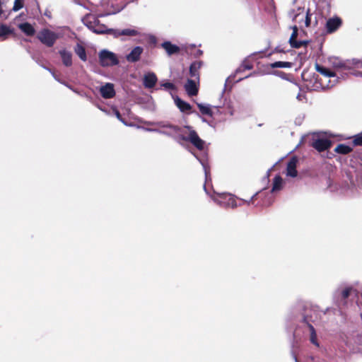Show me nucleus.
<instances>
[{"mask_svg":"<svg viewBox=\"0 0 362 362\" xmlns=\"http://www.w3.org/2000/svg\"><path fill=\"white\" fill-rule=\"evenodd\" d=\"M158 128H146L148 132H156L172 137L178 144L183 145V141H189L199 151H204L205 141L200 139L197 133L190 126L180 128L168 122H160L154 124Z\"/></svg>","mask_w":362,"mask_h":362,"instance_id":"f257e3e1","label":"nucleus"},{"mask_svg":"<svg viewBox=\"0 0 362 362\" xmlns=\"http://www.w3.org/2000/svg\"><path fill=\"white\" fill-rule=\"evenodd\" d=\"M213 201L221 207L235 208L237 203L235 197L227 193H218L211 196Z\"/></svg>","mask_w":362,"mask_h":362,"instance_id":"f03ea898","label":"nucleus"},{"mask_svg":"<svg viewBox=\"0 0 362 362\" xmlns=\"http://www.w3.org/2000/svg\"><path fill=\"white\" fill-rule=\"evenodd\" d=\"M99 63L103 67L113 66L119 64L117 55L107 49H102L98 53Z\"/></svg>","mask_w":362,"mask_h":362,"instance_id":"7ed1b4c3","label":"nucleus"},{"mask_svg":"<svg viewBox=\"0 0 362 362\" xmlns=\"http://www.w3.org/2000/svg\"><path fill=\"white\" fill-rule=\"evenodd\" d=\"M329 62L334 68L339 70H349L351 65L362 69V61L358 59H353L351 63L350 61L344 62L338 57H332L329 59Z\"/></svg>","mask_w":362,"mask_h":362,"instance_id":"20e7f679","label":"nucleus"},{"mask_svg":"<svg viewBox=\"0 0 362 362\" xmlns=\"http://www.w3.org/2000/svg\"><path fill=\"white\" fill-rule=\"evenodd\" d=\"M37 38L42 43L51 47L59 38V35L49 29H42L38 33Z\"/></svg>","mask_w":362,"mask_h":362,"instance_id":"39448f33","label":"nucleus"},{"mask_svg":"<svg viewBox=\"0 0 362 362\" xmlns=\"http://www.w3.org/2000/svg\"><path fill=\"white\" fill-rule=\"evenodd\" d=\"M289 16L298 23H300L304 20L305 27H309L310 25V16L309 14V9L305 12L304 8L298 7L296 10L293 9L289 12Z\"/></svg>","mask_w":362,"mask_h":362,"instance_id":"423d86ee","label":"nucleus"},{"mask_svg":"<svg viewBox=\"0 0 362 362\" xmlns=\"http://www.w3.org/2000/svg\"><path fill=\"white\" fill-rule=\"evenodd\" d=\"M310 145L319 152L324 151L330 148L332 143L326 138H320L318 135L313 134Z\"/></svg>","mask_w":362,"mask_h":362,"instance_id":"0eeeda50","label":"nucleus"},{"mask_svg":"<svg viewBox=\"0 0 362 362\" xmlns=\"http://www.w3.org/2000/svg\"><path fill=\"white\" fill-rule=\"evenodd\" d=\"M351 187L359 192L362 189V174L359 172H349L348 174Z\"/></svg>","mask_w":362,"mask_h":362,"instance_id":"6e6552de","label":"nucleus"},{"mask_svg":"<svg viewBox=\"0 0 362 362\" xmlns=\"http://www.w3.org/2000/svg\"><path fill=\"white\" fill-rule=\"evenodd\" d=\"M319 313L315 309L312 308H306L305 309V313L303 314V322L307 324H311L310 322H315L319 320Z\"/></svg>","mask_w":362,"mask_h":362,"instance_id":"1a4fd4ad","label":"nucleus"},{"mask_svg":"<svg viewBox=\"0 0 362 362\" xmlns=\"http://www.w3.org/2000/svg\"><path fill=\"white\" fill-rule=\"evenodd\" d=\"M100 93L103 98L110 99L115 95L114 85L111 83H106L100 88Z\"/></svg>","mask_w":362,"mask_h":362,"instance_id":"9d476101","label":"nucleus"},{"mask_svg":"<svg viewBox=\"0 0 362 362\" xmlns=\"http://www.w3.org/2000/svg\"><path fill=\"white\" fill-rule=\"evenodd\" d=\"M293 33L290 37L289 39V43L293 48H300L303 45H306L308 44V41H297L296 39L298 36V27L296 25H294L292 27Z\"/></svg>","mask_w":362,"mask_h":362,"instance_id":"9b49d317","label":"nucleus"},{"mask_svg":"<svg viewBox=\"0 0 362 362\" xmlns=\"http://www.w3.org/2000/svg\"><path fill=\"white\" fill-rule=\"evenodd\" d=\"M341 25V20L338 18H329L326 23V29L327 31L329 33H332L336 31Z\"/></svg>","mask_w":362,"mask_h":362,"instance_id":"f8f14e48","label":"nucleus"},{"mask_svg":"<svg viewBox=\"0 0 362 362\" xmlns=\"http://www.w3.org/2000/svg\"><path fill=\"white\" fill-rule=\"evenodd\" d=\"M158 78L156 74L153 72L147 73L144 76L143 84L147 88L154 87L157 83Z\"/></svg>","mask_w":362,"mask_h":362,"instance_id":"ddd939ff","label":"nucleus"},{"mask_svg":"<svg viewBox=\"0 0 362 362\" xmlns=\"http://www.w3.org/2000/svg\"><path fill=\"white\" fill-rule=\"evenodd\" d=\"M143 48L140 46L135 47L129 54L127 55V60L129 62H136L139 60L143 52Z\"/></svg>","mask_w":362,"mask_h":362,"instance_id":"4468645a","label":"nucleus"},{"mask_svg":"<svg viewBox=\"0 0 362 362\" xmlns=\"http://www.w3.org/2000/svg\"><path fill=\"white\" fill-rule=\"evenodd\" d=\"M197 105L200 111V112L204 115H208L209 117H213L214 112L212 110V107H214L218 110L221 106H211L209 104H204L201 103H197Z\"/></svg>","mask_w":362,"mask_h":362,"instance_id":"2eb2a0df","label":"nucleus"},{"mask_svg":"<svg viewBox=\"0 0 362 362\" xmlns=\"http://www.w3.org/2000/svg\"><path fill=\"white\" fill-rule=\"evenodd\" d=\"M196 79H188L185 85V89L189 96L196 95L198 93V87Z\"/></svg>","mask_w":362,"mask_h":362,"instance_id":"dca6fc26","label":"nucleus"},{"mask_svg":"<svg viewBox=\"0 0 362 362\" xmlns=\"http://www.w3.org/2000/svg\"><path fill=\"white\" fill-rule=\"evenodd\" d=\"M298 160L296 158L293 157L290 159L287 164L286 168V175L292 177H295L297 176V170H296V165H297Z\"/></svg>","mask_w":362,"mask_h":362,"instance_id":"f3484780","label":"nucleus"},{"mask_svg":"<svg viewBox=\"0 0 362 362\" xmlns=\"http://www.w3.org/2000/svg\"><path fill=\"white\" fill-rule=\"evenodd\" d=\"M202 62L197 61L194 62L191 64L189 67V75L194 79H196L197 81H199V70L202 67Z\"/></svg>","mask_w":362,"mask_h":362,"instance_id":"a211bd4d","label":"nucleus"},{"mask_svg":"<svg viewBox=\"0 0 362 362\" xmlns=\"http://www.w3.org/2000/svg\"><path fill=\"white\" fill-rule=\"evenodd\" d=\"M63 64L66 66H71L72 65V54L71 52L62 49L59 51Z\"/></svg>","mask_w":362,"mask_h":362,"instance_id":"6ab92c4d","label":"nucleus"},{"mask_svg":"<svg viewBox=\"0 0 362 362\" xmlns=\"http://www.w3.org/2000/svg\"><path fill=\"white\" fill-rule=\"evenodd\" d=\"M109 1H110V0H102L101 4L104 7L106 6V5H107V7H108ZM124 6H119V7H117V8H114V4L112 2L111 3V7L112 8V10H110V9H108V8H106V13L104 14V15H100V16H107V15L115 14V13L119 12L121 10H122Z\"/></svg>","mask_w":362,"mask_h":362,"instance_id":"aec40b11","label":"nucleus"},{"mask_svg":"<svg viewBox=\"0 0 362 362\" xmlns=\"http://www.w3.org/2000/svg\"><path fill=\"white\" fill-rule=\"evenodd\" d=\"M193 155L199 161V163L202 165L204 170V173H205L206 181H207L208 177L209 176V172L208 170V164H207V160L206 158V153L204 152L202 156H199L194 153H193Z\"/></svg>","mask_w":362,"mask_h":362,"instance_id":"412c9836","label":"nucleus"},{"mask_svg":"<svg viewBox=\"0 0 362 362\" xmlns=\"http://www.w3.org/2000/svg\"><path fill=\"white\" fill-rule=\"evenodd\" d=\"M161 46L169 55L177 53L180 51V48L177 45H173L170 42H164Z\"/></svg>","mask_w":362,"mask_h":362,"instance_id":"4be33fe9","label":"nucleus"},{"mask_svg":"<svg viewBox=\"0 0 362 362\" xmlns=\"http://www.w3.org/2000/svg\"><path fill=\"white\" fill-rule=\"evenodd\" d=\"M83 21V23L88 28V29H90L92 31H93V28H95L96 23L99 22L98 18L90 15L85 17Z\"/></svg>","mask_w":362,"mask_h":362,"instance_id":"5701e85b","label":"nucleus"},{"mask_svg":"<svg viewBox=\"0 0 362 362\" xmlns=\"http://www.w3.org/2000/svg\"><path fill=\"white\" fill-rule=\"evenodd\" d=\"M316 70L319 73H320L322 75H323L326 78V79H327L328 78H330V77H335L336 76L335 73L332 71L330 69H327L326 67L320 66L317 64H316Z\"/></svg>","mask_w":362,"mask_h":362,"instance_id":"b1692460","label":"nucleus"},{"mask_svg":"<svg viewBox=\"0 0 362 362\" xmlns=\"http://www.w3.org/2000/svg\"><path fill=\"white\" fill-rule=\"evenodd\" d=\"M284 181L280 175H276L273 180L272 192H275L281 190L283 187Z\"/></svg>","mask_w":362,"mask_h":362,"instance_id":"393cba45","label":"nucleus"},{"mask_svg":"<svg viewBox=\"0 0 362 362\" xmlns=\"http://www.w3.org/2000/svg\"><path fill=\"white\" fill-rule=\"evenodd\" d=\"M19 28L28 36H32L35 34V29L28 23H23L20 24Z\"/></svg>","mask_w":362,"mask_h":362,"instance_id":"a878e982","label":"nucleus"},{"mask_svg":"<svg viewBox=\"0 0 362 362\" xmlns=\"http://www.w3.org/2000/svg\"><path fill=\"white\" fill-rule=\"evenodd\" d=\"M175 104L181 112H187L191 110V105L179 98L175 100Z\"/></svg>","mask_w":362,"mask_h":362,"instance_id":"bb28decb","label":"nucleus"},{"mask_svg":"<svg viewBox=\"0 0 362 362\" xmlns=\"http://www.w3.org/2000/svg\"><path fill=\"white\" fill-rule=\"evenodd\" d=\"M74 50H75L76 54L78 56V57L82 61H83V62L86 61L87 57H86V49L82 45L77 44Z\"/></svg>","mask_w":362,"mask_h":362,"instance_id":"cd10ccee","label":"nucleus"},{"mask_svg":"<svg viewBox=\"0 0 362 362\" xmlns=\"http://www.w3.org/2000/svg\"><path fill=\"white\" fill-rule=\"evenodd\" d=\"M308 328L309 332H310V342L313 344L315 345L316 346H319V344H318L317 339V334H316V332H315L314 327L311 324H308Z\"/></svg>","mask_w":362,"mask_h":362,"instance_id":"c85d7f7f","label":"nucleus"},{"mask_svg":"<svg viewBox=\"0 0 362 362\" xmlns=\"http://www.w3.org/2000/svg\"><path fill=\"white\" fill-rule=\"evenodd\" d=\"M352 151V148L346 144H339L335 148L334 151L340 154H347Z\"/></svg>","mask_w":362,"mask_h":362,"instance_id":"c756f323","label":"nucleus"},{"mask_svg":"<svg viewBox=\"0 0 362 362\" xmlns=\"http://www.w3.org/2000/svg\"><path fill=\"white\" fill-rule=\"evenodd\" d=\"M292 63L288 62H275L271 64L272 68H291Z\"/></svg>","mask_w":362,"mask_h":362,"instance_id":"7c9ffc66","label":"nucleus"},{"mask_svg":"<svg viewBox=\"0 0 362 362\" xmlns=\"http://www.w3.org/2000/svg\"><path fill=\"white\" fill-rule=\"evenodd\" d=\"M12 33V30L6 25H0V37L5 39L8 35Z\"/></svg>","mask_w":362,"mask_h":362,"instance_id":"2f4dec72","label":"nucleus"},{"mask_svg":"<svg viewBox=\"0 0 362 362\" xmlns=\"http://www.w3.org/2000/svg\"><path fill=\"white\" fill-rule=\"evenodd\" d=\"M122 35L136 36L139 34V31L133 28H126L121 30Z\"/></svg>","mask_w":362,"mask_h":362,"instance_id":"473e14b6","label":"nucleus"},{"mask_svg":"<svg viewBox=\"0 0 362 362\" xmlns=\"http://www.w3.org/2000/svg\"><path fill=\"white\" fill-rule=\"evenodd\" d=\"M108 29H106L104 25H99V22L96 23L95 28H93V33L96 34H105Z\"/></svg>","mask_w":362,"mask_h":362,"instance_id":"72a5a7b5","label":"nucleus"},{"mask_svg":"<svg viewBox=\"0 0 362 362\" xmlns=\"http://www.w3.org/2000/svg\"><path fill=\"white\" fill-rule=\"evenodd\" d=\"M252 69V65L247 62H244L242 65L237 69V72H240L245 70H250Z\"/></svg>","mask_w":362,"mask_h":362,"instance_id":"f704fd0d","label":"nucleus"},{"mask_svg":"<svg viewBox=\"0 0 362 362\" xmlns=\"http://www.w3.org/2000/svg\"><path fill=\"white\" fill-rule=\"evenodd\" d=\"M4 2L0 0V18L2 19H6L8 17V13H6V11L4 10Z\"/></svg>","mask_w":362,"mask_h":362,"instance_id":"c9c22d12","label":"nucleus"},{"mask_svg":"<svg viewBox=\"0 0 362 362\" xmlns=\"http://www.w3.org/2000/svg\"><path fill=\"white\" fill-rule=\"evenodd\" d=\"M121 30L118 29H108L107 31V34L112 35L115 37H118L119 36L122 35V33H120Z\"/></svg>","mask_w":362,"mask_h":362,"instance_id":"e433bc0d","label":"nucleus"},{"mask_svg":"<svg viewBox=\"0 0 362 362\" xmlns=\"http://www.w3.org/2000/svg\"><path fill=\"white\" fill-rule=\"evenodd\" d=\"M23 3L21 0H15L13 11H18L23 8Z\"/></svg>","mask_w":362,"mask_h":362,"instance_id":"4c0bfd02","label":"nucleus"},{"mask_svg":"<svg viewBox=\"0 0 362 362\" xmlns=\"http://www.w3.org/2000/svg\"><path fill=\"white\" fill-rule=\"evenodd\" d=\"M351 288H346L341 292V296L342 300H345L350 295Z\"/></svg>","mask_w":362,"mask_h":362,"instance_id":"58836bf2","label":"nucleus"},{"mask_svg":"<svg viewBox=\"0 0 362 362\" xmlns=\"http://www.w3.org/2000/svg\"><path fill=\"white\" fill-rule=\"evenodd\" d=\"M354 144L357 146L362 145V132L355 136Z\"/></svg>","mask_w":362,"mask_h":362,"instance_id":"ea45409f","label":"nucleus"},{"mask_svg":"<svg viewBox=\"0 0 362 362\" xmlns=\"http://www.w3.org/2000/svg\"><path fill=\"white\" fill-rule=\"evenodd\" d=\"M113 112H114V115L116 116V117L120 121L122 122L123 124H124L125 125H127V122H125V120L122 117V115L121 114L119 113V112L116 109V108H113Z\"/></svg>","mask_w":362,"mask_h":362,"instance_id":"a19ab883","label":"nucleus"},{"mask_svg":"<svg viewBox=\"0 0 362 362\" xmlns=\"http://www.w3.org/2000/svg\"><path fill=\"white\" fill-rule=\"evenodd\" d=\"M47 69V70H48V71L52 74V75L53 76V77L54 78V79H55L56 81H57L58 82H59V83H62V84L65 85V86H66V87H68L69 88H70V89L73 90V88H72L70 86H69L68 84H66L65 82L62 81L58 78V76H57L55 75V74L51 71V69Z\"/></svg>","mask_w":362,"mask_h":362,"instance_id":"79ce46f5","label":"nucleus"},{"mask_svg":"<svg viewBox=\"0 0 362 362\" xmlns=\"http://www.w3.org/2000/svg\"><path fill=\"white\" fill-rule=\"evenodd\" d=\"M161 86L163 87L165 89H175V85L170 82L163 83H161Z\"/></svg>","mask_w":362,"mask_h":362,"instance_id":"37998d69","label":"nucleus"},{"mask_svg":"<svg viewBox=\"0 0 362 362\" xmlns=\"http://www.w3.org/2000/svg\"><path fill=\"white\" fill-rule=\"evenodd\" d=\"M320 86H321V88H322V89H324V88H330V87H332V86H334V84H331V85H329V83H327V84H325V83H324V81H323V80H322V79H320Z\"/></svg>","mask_w":362,"mask_h":362,"instance_id":"c03bdc74","label":"nucleus"},{"mask_svg":"<svg viewBox=\"0 0 362 362\" xmlns=\"http://www.w3.org/2000/svg\"><path fill=\"white\" fill-rule=\"evenodd\" d=\"M296 98L299 100V101H302L303 100V99H305V95L300 94V93H298V95L296 96Z\"/></svg>","mask_w":362,"mask_h":362,"instance_id":"a18cd8bd","label":"nucleus"},{"mask_svg":"<svg viewBox=\"0 0 362 362\" xmlns=\"http://www.w3.org/2000/svg\"><path fill=\"white\" fill-rule=\"evenodd\" d=\"M257 193L255 194L250 200L248 201H244L245 203H247V204H250V203L252 202L254 198L257 196Z\"/></svg>","mask_w":362,"mask_h":362,"instance_id":"49530a36","label":"nucleus"},{"mask_svg":"<svg viewBox=\"0 0 362 362\" xmlns=\"http://www.w3.org/2000/svg\"><path fill=\"white\" fill-rule=\"evenodd\" d=\"M202 50H200V49H198V50L197 51V53L195 54V56H196V57H199V56H200V55H202Z\"/></svg>","mask_w":362,"mask_h":362,"instance_id":"de8ad7c7","label":"nucleus"},{"mask_svg":"<svg viewBox=\"0 0 362 362\" xmlns=\"http://www.w3.org/2000/svg\"><path fill=\"white\" fill-rule=\"evenodd\" d=\"M202 121L203 122L208 123V122H207L206 119H205L204 117H202Z\"/></svg>","mask_w":362,"mask_h":362,"instance_id":"09e8293b","label":"nucleus"},{"mask_svg":"<svg viewBox=\"0 0 362 362\" xmlns=\"http://www.w3.org/2000/svg\"><path fill=\"white\" fill-rule=\"evenodd\" d=\"M204 191L206 192V194H209L207 189H206V185H204Z\"/></svg>","mask_w":362,"mask_h":362,"instance_id":"8fccbe9b","label":"nucleus"},{"mask_svg":"<svg viewBox=\"0 0 362 362\" xmlns=\"http://www.w3.org/2000/svg\"><path fill=\"white\" fill-rule=\"evenodd\" d=\"M230 115H233V110L230 111Z\"/></svg>","mask_w":362,"mask_h":362,"instance_id":"3c124183","label":"nucleus"},{"mask_svg":"<svg viewBox=\"0 0 362 362\" xmlns=\"http://www.w3.org/2000/svg\"><path fill=\"white\" fill-rule=\"evenodd\" d=\"M295 361H296V362H298V360H297L296 357H295Z\"/></svg>","mask_w":362,"mask_h":362,"instance_id":"603ef678","label":"nucleus"},{"mask_svg":"<svg viewBox=\"0 0 362 362\" xmlns=\"http://www.w3.org/2000/svg\"><path fill=\"white\" fill-rule=\"evenodd\" d=\"M360 74L362 76V73H360Z\"/></svg>","mask_w":362,"mask_h":362,"instance_id":"864d4df0","label":"nucleus"}]
</instances>
